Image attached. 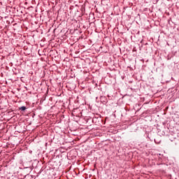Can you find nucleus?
Listing matches in <instances>:
<instances>
[{
  "label": "nucleus",
  "mask_w": 179,
  "mask_h": 179,
  "mask_svg": "<svg viewBox=\"0 0 179 179\" xmlns=\"http://www.w3.org/2000/svg\"><path fill=\"white\" fill-rule=\"evenodd\" d=\"M20 110H21V111H24V110H26V106H22L20 108Z\"/></svg>",
  "instance_id": "obj_1"
}]
</instances>
